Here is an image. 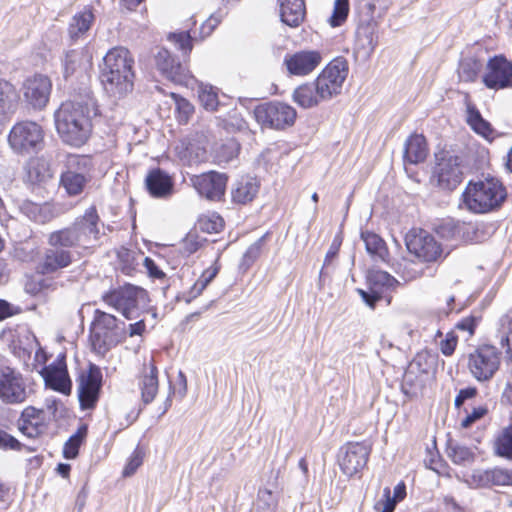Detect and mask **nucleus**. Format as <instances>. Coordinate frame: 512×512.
Instances as JSON below:
<instances>
[{
  "instance_id": "obj_10",
  "label": "nucleus",
  "mask_w": 512,
  "mask_h": 512,
  "mask_svg": "<svg viewBox=\"0 0 512 512\" xmlns=\"http://www.w3.org/2000/svg\"><path fill=\"white\" fill-rule=\"evenodd\" d=\"M499 367L500 352L493 345H481L468 355V369L477 381H489Z\"/></svg>"
},
{
  "instance_id": "obj_59",
  "label": "nucleus",
  "mask_w": 512,
  "mask_h": 512,
  "mask_svg": "<svg viewBox=\"0 0 512 512\" xmlns=\"http://www.w3.org/2000/svg\"><path fill=\"white\" fill-rule=\"evenodd\" d=\"M358 292L362 300L370 308H374L376 303L382 298V292L374 287H369L368 291L359 289Z\"/></svg>"
},
{
  "instance_id": "obj_1",
  "label": "nucleus",
  "mask_w": 512,
  "mask_h": 512,
  "mask_svg": "<svg viewBox=\"0 0 512 512\" xmlns=\"http://www.w3.org/2000/svg\"><path fill=\"white\" fill-rule=\"evenodd\" d=\"M96 101L90 91L65 101L55 112V125L61 139L70 145L81 146L92 131L91 117L96 115Z\"/></svg>"
},
{
  "instance_id": "obj_45",
  "label": "nucleus",
  "mask_w": 512,
  "mask_h": 512,
  "mask_svg": "<svg viewBox=\"0 0 512 512\" xmlns=\"http://www.w3.org/2000/svg\"><path fill=\"white\" fill-rule=\"evenodd\" d=\"M201 105L208 111H215L219 105L218 93L215 87L209 84H201L198 90Z\"/></svg>"
},
{
  "instance_id": "obj_15",
  "label": "nucleus",
  "mask_w": 512,
  "mask_h": 512,
  "mask_svg": "<svg viewBox=\"0 0 512 512\" xmlns=\"http://www.w3.org/2000/svg\"><path fill=\"white\" fill-rule=\"evenodd\" d=\"M370 448L363 442H349L343 445L338 453V463L342 472L352 477L367 464Z\"/></svg>"
},
{
  "instance_id": "obj_18",
  "label": "nucleus",
  "mask_w": 512,
  "mask_h": 512,
  "mask_svg": "<svg viewBox=\"0 0 512 512\" xmlns=\"http://www.w3.org/2000/svg\"><path fill=\"white\" fill-rule=\"evenodd\" d=\"M220 22L221 18L216 15H211L202 23L198 35L196 30L193 31V34L190 33V30H185L169 33L167 39L182 51L184 56H188L193 49V42L198 41V39L203 40L210 36Z\"/></svg>"
},
{
  "instance_id": "obj_32",
  "label": "nucleus",
  "mask_w": 512,
  "mask_h": 512,
  "mask_svg": "<svg viewBox=\"0 0 512 512\" xmlns=\"http://www.w3.org/2000/svg\"><path fill=\"white\" fill-rule=\"evenodd\" d=\"M428 155L426 139L421 134L411 135L405 142L403 159L405 163L424 162Z\"/></svg>"
},
{
  "instance_id": "obj_39",
  "label": "nucleus",
  "mask_w": 512,
  "mask_h": 512,
  "mask_svg": "<svg viewBox=\"0 0 512 512\" xmlns=\"http://www.w3.org/2000/svg\"><path fill=\"white\" fill-rule=\"evenodd\" d=\"M88 428L81 425L77 431L69 437L63 447V456L66 459H74L79 453V448L87 436Z\"/></svg>"
},
{
  "instance_id": "obj_21",
  "label": "nucleus",
  "mask_w": 512,
  "mask_h": 512,
  "mask_svg": "<svg viewBox=\"0 0 512 512\" xmlns=\"http://www.w3.org/2000/svg\"><path fill=\"white\" fill-rule=\"evenodd\" d=\"M483 82L490 89H503L512 85V63L503 56H495L487 64Z\"/></svg>"
},
{
  "instance_id": "obj_49",
  "label": "nucleus",
  "mask_w": 512,
  "mask_h": 512,
  "mask_svg": "<svg viewBox=\"0 0 512 512\" xmlns=\"http://www.w3.org/2000/svg\"><path fill=\"white\" fill-rule=\"evenodd\" d=\"M349 12L348 0H335L334 9L329 23L332 27H338L346 20Z\"/></svg>"
},
{
  "instance_id": "obj_55",
  "label": "nucleus",
  "mask_w": 512,
  "mask_h": 512,
  "mask_svg": "<svg viewBox=\"0 0 512 512\" xmlns=\"http://www.w3.org/2000/svg\"><path fill=\"white\" fill-rule=\"evenodd\" d=\"M175 97L176 109L179 112V121L187 122L190 115L194 112L193 105L182 97Z\"/></svg>"
},
{
  "instance_id": "obj_36",
  "label": "nucleus",
  "mask_w": 512,
  "mask_h": 512,
  "mask_svg": "<svg viewBox=\"0 0 512 512\" xmlns=\"http://www.w3.org/2000/svg\"><path fill=\"white\" fill-rule=\"evenodd\" d=\"M497 338L504 349L506 362L512 363V317L504 315L500 318Z\"/></svg>"
},
{
  "instance_id": "obj_64",
  "label": "nucleus",
  "mask_w": 512,
  "mask_h": 512,
  "mask_svg": "<svg viewBox=\"0 0 512 512\" xmlns=\"http://www.w3.org/2000/svg\"><path fill=\"white\" fill-rule=\"evenodd\" d=\"M483 119L479 110L475 107V105L468 103L467 104V123L471 126H475Z\"/></svg>"
},
{
  "instance_id": "obj_19",
  "label": "nucleus",
  "mask_w": 512,
  "mask_h": 512,
  "mask_svg": "<svg viewBox=\"0 0 512 512\" xmlns=\"http://www.w3.org/2000/svg\"><path fill=\"white\" fill-rule=\"evenodd\" d=\"M45 385L54 391L70 395L72 382L68 374L65 357L60 355L54 362L44 366L40 371Z\"/></svg>"
},
{
  "instance_id": "obj_28",
  "label": "nucleus",
  "mask_w": 512,
  "mask_h": 512,
  "mask_svg": "<svg viewBox=\"0 0 512 512\" xmlns=\"http://www.w3.org/2000/svg\"><path fill=\"white\" fill-rule=\"evenodd\" d=\"M260 182L256 177L249 175L241 176L231 187L232 202L245 205L256 197L259 192Z\"/></svg>"
},
{
  "instance_id": "obj_51",
  "label": "nucleus",
  "mask_w": 512,
  "mask_h": 512,
  "mask_svg": "<svg viewBox=\"0 0 512 512\" xmlns=\"http://www.w3.org/2000/svg\"><path fill=\"white\" fill-rule=\"evenodd\" d=\"M199 225L202 231L207 233H218L224 227V220L218 214H212L210 216L201 218Z\"/></svg>"
},
{
  "instance_id": "obj_43",
  "label": "nucleus",
  "mask_w": 512,
  "mask_h": 512,
  "mask_svg": "<svg viewBox=\"0 0 512 512\" xmlns=\"http://www.w3.org/2000/svg\"><path fill=\"white\" fill-rule=\"evenodd\" d=\"M63 76L68 79L82 68L83 53L79 50L67 51L62 61Z\"/></svg>"
},
{
  "instance_id": "obj_27",
  "label": "nucleus",
  "mask_w": 512,
  "mask_h": 512,
  "mask_svg": "<svg viewBox=\"0 0 512 512\" xmlns=\"http://www.w3.org/2000/svg\"><path fill=\"white\" fill-rule=\"evenodd\" d=\"M149 194L154 198H167L173 192V180L164 170L154 168L149 171L145 179Z\"/></svg>"
},
{
  "instance_id": "obj_14",
  "label": "nucleus",
  "mask_w": 512,
  "mask_h": 512,
  "mask_svg": "<svg viewBox=\"0 0 512 512\" xmlns=\"http://www.w3.org/2000/svg\"><path fill=\"white\" fill-rule=\"evenodd\" d=\"M405 241L408 251L423 262H436L442 258L441 244L423 229L409 231Z\"/></svg>"
},
{
  "instance_id": "obj_46",
  "label": "nucleus",
  "mask_w": 512,
  "mask_h": 512,
  "mask_svg": "<svg viewBox=\"0 0 512 512\" xmlns=\"http://www.w3.org/2000/svg\"><path fill=\"white\" fill-rule=\"evenodd\" d=\"M367 283L370 288L374 287L381 291L383 287H392L397 280L388 272L372 269L367 274Z\"/></svg>"
},
{
  "instance_id": "obj_20",
  "label": "nucleus",
  "mask_w": 512,
  "mask_h": 512,
  "mask_svg": "<svg viewBox=\"0 0 512 512\" xmlns=\"http://www.w3.org/2000/svg\"><path fill=\"white\" fill-rule=\"evenodd\" d=\"M469 483L475 488L512 486V469L501 466L488 469H474L470 476Z\"/></svg>"
},
{
  "instance_id": "obj_26",
  "label": "nucleus",
  "mask_w": 512,
  "mask_h": 512,
  "mask_svg": "<svg viewBox=\"0 0 512 512\" xmlns=\"http://www.w3.org/2000/svg\"><path fill=\"white\" fill-rule=\"evenodd\" d=\"M24 171V181L32 186H43L53 177L50 163L44 156L30 158Z\"/></svg>"
},
{
  "instance_id": "obj_13",
  "label": "nucleus",
  "mask_w": 512,
  "mask_h": 512,
  "mask_svg": "<svg viewBox=\"0 0 512 512\" xmlns=\"http://www.w3.org/2000/svg\"><path fill=\"white\" fill-rule=\"evenodd\" d=\"M31 394V388L20 372L5 367L0 371V399L5 404H21Z\"/></svg>"
},
{
  "instance_id": "obj_16",
  "label": "nucleus",
  "mask_w": 512,
  "mask_h": 512,
  "mask_svg": "<svg viewBox=\"0 0 512 512\" xmlns=\"http://www.w3.org/2000/svg\"><path fill=\"white\" fill-rule=\"evenodd\" d=\"M198 194L209 201L224 199L228 176L225 173L209 171L190 178Z\"/></svg>"
},
{
  "instance_id": "obj_54",
  "label": "nucleus",
  "mask_w": 512,
  "mask_h": 512,
  "mask_svg": "<svg viewBox=\"0 0 512 512\" xmlns=\"http://www.w3.org/2000/svg\"><path fill=\"white\" fill-rule=\"evenodd\" d=\"M182 158L187 159L189 164L201 162L206 158V150L194 144H189Z\"/></svg>"
},
{
  "instance_id": "obj_60",
  "label": "nucleus",
  "mask_w": 512,
  "mask_h": 512,
  "mask_svg": "<svg viewBox=\"0 0 512 512\" xmlns=\"http://www.w3.org/2000/svg\"><path fill=\"white\" fill-rule=\"evenodd\" d=\"M458 338L453 333H447L445 339L440 342V350L445 356H451L457 346Z\"/></svg>"
},
{
  "instance_id": "obj_12",
  "label": "nucleus",
  "mask_w": 512,
  "mask_h": 512,
  "mask_svg": "<svg viewBox=\"0 0 512 512\" xmlns=\"http://www.w3.org/2000/svg\"><path fill=\"white\" fill-rule=\"evenodd\" d=\"M436 165L433 177L441 189L452 191L463 181V172L460 158L449 151H440L435 154Z\"/></svg>"
},
{
  "instance_id": "obj_62",
  "label": "nucleus",
  "mask_w": 512,
  "mask_h": 512,
  "mask_svg": "<svg viewBox=\"0 0 512 512\" xmlns=\"http://www.w3.org/2000/svg\"><path fill=\"white\" fill-rule=\"evenodd\" d=\"M141 464L142 457L137 451H135L134 454L131 456L128 464L125 466L123 470V475L126 477L133 475Z\"/></svg>"
},
{
  "instance_id": "obj_4",
  "label": "nucleus",
  "mask_w": 512,
  "mask_h": 512,
  "mask_svg": "<svg viewBox=\"0 0 512 512\" xmlns=\"http://www.w3.org/2000/svg\"><path fill=\"white\" fill-rule=\"evenodd\" d=\"M507 198L503 183L496 177H486L469 182L463 199L468 210L474 213H488L497 210Z\"/></svg>"
},
{
  "instance_id": "obj_47",
  "label": "nucleus",
  "mask_w": 512,
  "mask_h": 512,
  "mask_svg": "<svg viewBox=\"0 0 512 512\" xmlns=\"http://www.w3.org/2000/svg\"><path fill=\"white\" fill-rule=\"evenodd\" d=\"M20 211L29 219L43 223L46 220L44 211L48 209L47 205H40L30 200H23L19 205Z\"/></svg>"
},
{
  "instance_id": "obj_6",
  "label": "nucleus",
  "mask_w": 512,
  "mask_h": 512,
  "mask_svg": "<svg viewBox=\"0 0 512 512\" xmlns=\"http://www.w3.org/2000/svg\"><path fill=\"white\" fill-rule=\"evenodd\" d=\"M8 145L16 155L38 153L44 145V130L34 121L17 122L8 134Z\"/></svg>"
},
{
  "instance_id": "obj_52",
  "label": "nucleus",
  "mask_w": 512,
  "mask_h": 512,
  "mask_svg": "<svg viewBox=\"0 0 512 512\" xmlns=\"http://www.w3.org/2000/svg\"><path fill=\"white\" fill-rule=\"evenodd\" d=\"M45 406L53 420L58 421L63 419L67 415V409L64 404L56 398H47L45 400Z\"/></svg>"
},
{
  "instance_id": "obj_63",
  "label": "nucleus",
  "mask_w": 512,
  "mask_h": 512,
  "mask_svg": "<svg viewBox=\"0 0 512 512\" xmlns=\"http://www.w3.org/2000/svg\"><path fill=\"white\" fill-rule=\"evenodd\" d=\"M384 497L385 499L381 502H378L376 507L378 508V506L382 505L381 512H393L396 507L397 501L395 500V498H391L389 488L384 489Z\"/></svg>"
},
{
  "instance_id": "obj_30",
  "label": "nucleus",
  "mask_w": 512,
  "mask_h": 512,
  "mask_svg": "<svg viewBox=\"0 0 512 512\" xmlns=\"http://www.w3.org/2000/svg\"><path fill=\"white\" fill-rule=\"evenodd\" d=\"M292 99L298 106L304 109L313 108L325 102L315 81L303 83L295 88Z\"/></svg>"
},
{
  "instance_id": "obj_5",
  "label": "nucleus",
  "mask_w": 512,
  "mask_h": 512,
  "mask_svg": "<svg viewBox=\"0 0 512 512\" xmlns=\"http://www.w3.org/2000/svg\"><path fill=\"white\" fill-rule=\"evenodd\" d=\"M126 337L125 323L114 315L100 309L94 312L91 326V343L93 349L101 354L116 346Z\"/></svg>"
},
{
  "instance_id": "obj_33",
  "label": "nucleus",
  "mask_w": 512,
  "mask_h": 512,
  "mask_svg": "<svg viewBox=\"0 0 512 512\" xmlns=\"http://www.w3.org/2000/svg\"><path fill=\"white\" fill-rule=\"evenodd\" d=\"M94 14L90 8H84L82 11L76 13L68 27V34L71 40L77 41L86 36L94 22Z\"/></svg>"
},
{
  "instance_id": "obj_48",
  "label": "nucleus",
  "mask_w": 512,
  "mask_h": 512,
  "mask_svg": "<svg viewBox=\"0 0 512 512\" xmlns=\"http://www.w3.org/2000/svg\"><path fill=\"white\" fill-rule=\"evenodd\" d=\"M220 267L217 265V260L214 265L210 266L206 270L203 271L201 276L195 282L194 286L191 289L192 297H197L202 293V291L208 286V284L216 277L219 272Z\"/></svg>"
},
{
  "instance_id": "obj_50",
  "label": "nucleus",
  "mask_w": 512,
  "mask_h": 512,
  "mask_svg": "<svg viewBox=\"0 0 512 512\" xmlns=\"http://www.w3.org/2000/svg\"><path fill=\"white\" fill-rule=\"evenodd\" d=\"M267 234L263 235L259 239H257L253 244H251L246 252L243 255L242 264L249 267L252 265L256 259L259 258L262 248L265 243Z\"/></svg>"
},
{
  "instance_id": "obj_42",
  "label": "nucleus",
  "mask_w": 512,
  "mask_h": 512,
  "mask_svg": "<svg viewBox=\"0 0 512 512\" xmlns=\"http://www.w3.org/2000/svg\"><path fill=\"white\" fill-rule=\"evenodd\" d=\"M447 456L454 464L465 465L474 460V453L466 446L449 442L447 445Z\"/></svg>"
},
{
  "instance_id": "obj_3",
  "label": "nucleus",
  "mask_w": 512,
  "mask_h": 512,
  "mask_svg": "<svg viewBox=\"0 0 512 512\" xmlns=\"http://www.w3.org/2000/svg\"><path fill=\"white\" fill-rule=\"evenodd\" d=\"M134 64L133 55L125 47H114L106 53L100 68V79L110 96L122 98L132 92Z\"/></svg>"
},
{
  "instance_id": "obj_38",
  "label": "nucleus",
  "mask_w": 512,
  "mask_h": 512,
  "mask_svg": "<svg viewBox=\"0 0 512 512\" xmlns=\"http://www.w3.org/2000/svg\"><path fill=\"white\" fill-rule=\"evenodd\" d=\"M494 454L512 460V424L505 427L495 438L493 444Z\"/></svg>"
},
{
  "instance_id": "obj_7",
  "label": "nucleus",
  "mask_w": 512,
  "mask_h": 512,
  "mask_svg": "<svg viewBox=\"0 0 512 512\" xmlns=\"http://www.w3.org/2000/svg\"><path fill=\"white\" fill-rule=\"evenodd\" d=\"M92 159L85 155H70L66 171L61 174L60 184L69 196L81 194L91 180Z\"/></svg>"
},
{
  "instance_id": "obj_2",
  "label": "nucleus",
  "mask_w": 512,
  "mask_h": 512,
  "mask_svg": "<svg viewBox=\"0 0 512 512\" xmlns=\"http://www.w3.org/2000/svg\"><path fill=\"white\" fill-rule=\"evenodd\" d=\"M100 224L97 209L91 206L71 225L51 232L47 238L48 246L68 249L74 254L78 250L88 251L99 243Z\"/></svg>"
},
{
  "instance_id": "obj_22",
  "label": "nucleus",
  "mask_w": 512,
  "mask_h": 512,
  "mask_svg": "<svg viewBox=\"0 0 512 512\" xmlns=\"http://www.w3.org/2000/svg\"><path fill=\"white\" fill-rule=\"evenodd\" d=\"M322 62V55L317 50H301L284 58V65L289 74L306 76L313 72Z\"/></svg>"
},
{
  "instance_id": "obj_58",
  "label": "nucleus",
  "mask_w": 512,
  "mask_h": 512,
  "mask_svg": "<svg viewBox=\"0 0 512 512\" xmlns=\"http://www.w3.org/2000/svg\"><path fill=\"white\" fill-rule=\"evenodd\" d=\"M472 129L488 141H493L497 136L492 125L484 118L478 124L473 126Z\"/></svg>"
},
{
  "instance_id": "obj_23",
  "label": "nucleus",
  "mask_w": 512,
  "mask_h": 512,
  "mask_svg": "<svg viewBox=\"0 0 512 512\" xmlns=\"http://www.w3.org/2000/svg\"><path fill=\"white\" fill-rule=\"evenodd\" d=\"M51 87V81L47 76L34 75L24 82V98L33 108L42 109L48 103Z\"/></svg>"
},
{
  "instance_id": "obj_44",
  "label": "nucleus",
  "mask_w": 512,
  "mask_h": 512,
  "mask_svg": "<svg viewBox=\"0 0 512 512\" xmlns=\"http://www.w3.org/2000/svg\"><path fill=\"white\" fill-rule=\"evenodd\" d=\"M278 507V496L269 489H260L257 495V512H276Z\"/></svg>"
},
{
  "instance_id": "obj_11",
  "label": "nucleus",
  "mask_w": 512,
  "mask_h": 512,
  "mask_svg": "<svg viewBox=\"0 0 512 512\" xmlns=\"http://www.w3.org/2000/svg\"><path fill=\"white\" fill-rule=\"evenodd\" d=\"M348 75V62L343 57L333 59L314 80L325 101L339 95Z\"/></svg>"
},
{
  "instance_id": "obj_9",
  "label": "nucleus",
  "mask_w": 512,
  "mask_h": 512,
  "mask_svg": "<svg viewBox=\"0 0 512 512\" xmlns=\"http://www.w3.org/2000/svg\"><path fill=\"white\" fill-rule=\"evenodd\" d=\"M102 300L105 304L120 312L125 318L133 319L140 304L146 302L147 293L142 288L127 284L105 293Z\"/></svg>"
},
{
  "instance_id": "obj_17",
  "label": "nucleus",
  "mask_w": 512,
  "mask_h": 512,
  "mask_svg": "<svg viewBox=\"0 0 512 512\" xmlns=\"http://www.w3.org/2000/svg\"><path fill=\"white\" fill-rule=\"evenodd\" d=\"M78 382V399L81 409H93L99 400L102 387V373L99 367L91 364L88 372L79 376Z\"/></svg>"
},
{
  "instance_id": "obj_61",
  "label": "nucleus",
  "mask_w": 512,
  "mask_h": 512,
  "mask_svg": "<svg viewBox=\"0 0 512 512\" xmlns=\"http://www.w3.org/2000/svg\"><path fill=\"white\" fill-rule=\"evenodd\" d=\"M21 311L22 309L19 306H15L6 300L0 299V320L17 315L21 313Z\"/></svg>"
},
{
  "instance_id": "obj_29",
  "label": "nucleus",
  "mask_w": 512,
  "mask_h": 512,
  "mask_svg": "<svg viewBox=\"0 0 512 512\" xmlns=\"http://www.w3.org/2000/svg\"><path fill=\"white\" fill-rule=\"evenodd\" d=\"M422 355H417L406 369L401 384L402 391L408 395H416L423 386V375L427 374V370L422 367Z\"/></svg>"
},
{
  "instance_id": "obj_25",
  "label": "nucleus",
  "mask_w": 512,
  "mask_h": 512,
  "mask_svg": "<svg viewBox=\"0 0 512 512\" xmlns=\"http://www.w3.org/2000/svg\"><path fill=\"white\" fill-rule=\"evenodd\" d=\"M73 261L74 252L71 250L49 246L45 249L38 270L43 275L52 274L70 266Z\"/></svg>"
},
{
  "instance_id": "obj_56",
  "label": "nucleus",
  "mask_w": 512,
  "mask_h": 512,
  "mask_svg": "<svg viewBox=\"0 0 512 512\" xmlns=\"http://www.w3.org/2000/svg\"><path fill=\"white\" fill-rule=\"evenodd\" d=\"M488 413L486 405L478 406L473 408L470 413H467L466 417L461 421L462 428H469L474 422L480 420Z\"/></svg>"
},
{
  "instance_id": "obj_53",
  "label": "nucleus",
  "mask_w": 512,
  "mask_h": 512,
  "mask_svg": "<svg viewBox=\"0 0 512 512\" xmlns=\"http://www.w3.org/2000/svg\"><path fill=\"white\" fill-rule=\"evenodd\" d=\"M401 277L405 281H411L421 276L422 270L416 268V264L411 261H404L399 264V271Z\"/></svg>"
},
{
  "instance_id": "obj_34",
  "label": "nucleus",
  "mask_w": 512,
  "mask_h": 512,
  "mask_svg": "<svg viewBox=\"0 0 512 512\" xmlns=\"http://www.w3.org/2000/svg\"><path fill=\"white\" fill-rule=\"evenodd\" d=\"M158 370L157 367L151 364L148 371H145L139 381V389L141 391V400L147 405L150 404L158 393Z\"/></svg>"
},
{
  "instance_id": "obj_31",
  "label": "nucleus",
  "mask_w": 512,
  "mask_h": 512,
  "mask_svg": "<svg viewBox=\"0 0 512 512\" xmlns=\"http://www.w3.org/2000/svg\"><path fill=\"white\" fill-rule=\"evenodd\" d=\"M281 21L290 27H298L306 14L305 0H279Z\"/></svg>"
},
{
  "instance_id": "obj_57",
  "label": "nucleus",
  "mask_w": 512,
  "mask_h": 512,
  "mask_svg": "<svg viewBox=\"0 0 512 512\" xmlns=\"http://www.w3.org/2000/svg\"><path fill=\"white\" fill-rule=\"evenodd\" d=\"M22 444L12 435L0 429V449L2 450H21Z\"/></svg>"
},
{
  "instance_id": "obj_8",
  "label": "nucleus",
  "mask_w": 512,
  "mask_h": 512,
  "mask_svg": "<svg viewBox=\"0 0 512 512\" xmlns=\"http://www.w3.org/2000/svg\"><path fill=\"white\" fill-rule=\"evenodd\" d=\"M253 115L262 128L283 130L294 124L296 110L283 102L271 101L255 107Z\"/></svg>"
},
{
  "instance_id": "obj_35",
  "label": "nucleus",
  "mask_w": 512,
  "mask_h": 512,
  "mask_svg": "<svg viewBox=\"0 0 512 512\" xmlns=\"http://www.w3.org/2000/svg\"><path fill=\"white\" fill-rule=\"evenodd\" d=\"M468 229L464 222L447 219L437 226L436 233L445 240H464Z\"/></svg>"
},
{
  "instance_id": "obj_41",
  "label": "nucleus",
  "mask_w": 512,
  "mask_h": 512,
  "mask_svg": "<svg viewBox=\"0 0 512 512\" xmlns=\"http://www.w3.org/2000/svg\"><path fill=\"white\" fill-rule=\"evenodd\" d=\"M14 107V92L12 86L6 81H0V124Z\"/></svg>"
},
{
  "instance_id": "obj_40",
  "label": "nucleus",
  "mask_w": 512,
  "mask_h": 512,
  "mask_svg": "<svg viewBox=\"0 0 512 512\" xmlns=\"http://www.w3.org/2000/svg\"><path fill=\"white\" fill-rule=\"evenodd\" d=\"M482 67L483 64L479 60L472 57L464 58L459 63L458 76L461 81L473 82L476 80Z\"/></svg>"
},
{
  "instance_id": "obj_24",
  "label": "nucleus",
  "mask_w": 512,
  "mask_h": 512,
  "mask_svg": "<svg viewBox=\"0 0 512 512\" xmlns=\"http://www.w3.org/2000/svg\"><path fill=\"white\" fill-rule=\"evenodd\" d=\"M155 64L160 73L168 80L178 84L187 83L189 71L169 50L159 49L155 55Z\"/></svg>"
},
{
  "instance_id": "obj_37",
  "label": "nucleus",
  "mask_w": 512,
  "mask_h": 512,
  "mask_svg": "<svg viewBox=\"0 0 512 512\" xmlns=\"http://www.w3.org/2000/svg\"><path fill=\"white\" fill-rule=\"evenodd\" d=\"M361 238L365 243L366 251L374 258L385 261L388 256V249L384 240L377 234L369 231H363Z\"/></svg>"
}]
</instances>
